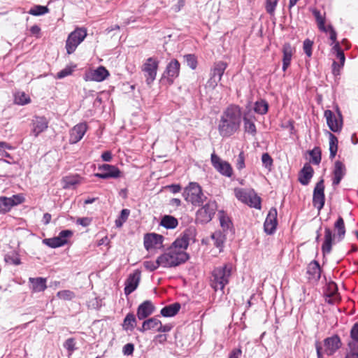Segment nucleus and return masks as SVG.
I'll list each match as a JSON object with an SVG mask.
<instances>
[{
  "label": "nucleus",
  "mask_w": 358,
  "mask_h": 358,
  "mask_svg": "<svg viewBox=\"0 0 358 358\" xmlns=\"http://www.w3.org/2000/svg\"><path fill=\"white\" fill-rule=\"evenodd\" d=\"M242 112L238 106L231 105L226 108L220 117L218 131L222 137H229L240 128Z\"/></svg>",
  "instance_id": "nucleus-1"
},
{
  "label": "nucleus",
  "mask_w": 358,
  "mask_h": 358,
  "mask_svg": "<svg viewBox=\"0 0 358 358\" xmlns=\"http://www.w3.org/2000/svg\"><path fill=\"white\" fill-rule=\"evenodd\" d=\"M334 229L336 232V234H333L331 230L328 227H326L324 229V240L322 245V250L324 255L331 252L334 240L337 239L338 241H340L343 240L345 236V223L341 217H339L335 222Z\"/></svg>",
  "instance_id": "nucleus-2"
},
{
  "label": "nucleus",
  "mask_w": 358,
  "mask_h": 358,
  "mask_svg": "<svg viewBox=\"0 0 358 358\" xmlns=\"http://www.w3.org/2000/svg\"><path fill=\"white\" fill-rule=\"evenodd\" d=\"M232 269L233 266L231 264H226L222 266L216 267L213 269L210 286L215 292L219 289L222 291L229 283Z\"/></svg>",
  "instance_id": "nucleus-3"
},
{
  "label": "nucleus",
  "mask_w": 358,
  "mask_h": 358,
  "mask_svg": "<svg viewBox=\"0 0 358 358\" xmlns=\"http://www.w3.org/2000/svg\"><path fill=\"white\" fill-rule=\"evenodd\" d=\"M234 194L242 203L257 209L261 208V199L257 195L253 189L235 188Z\"/></svg>",
  "instance_id": "nucleus-4"
},
{
  "label": "nucleus",
  "mask_w": 358,
  "mask_h": 358,
  "mask_svg": "<svg viewBox=\"0 0 358 358\" xmlns=\"http://www.w3.org/2000/svg\"><path fill=\"white\" fill-rule=\"evenodd\" d=\"M179 239L176 238L167 251L159 256V262L163 267L176 266L179 264Z\"/></svg>",
  "instance_id": "nucleus-5"
},
{
  "label": "nucleus",
  "mask_w": 358,
  "mask_h": 358,
  "mask_svg": "<svg viewBox=\"0 0 358 358\" xmlns=\"http://www.w3.org/2000/svg\"><path fill=\"white\" fill-rule=\"evenodd\" d=\"M182 195L186 201L195 206L200 205L206 198L202 193L201 187L196 182H191L185 189Z\"/></svg>",
  "instance_id": "nucleus-6"
},
{
  "label": "nucleus",
  "mask_w": 358,
  "mask_h": 358,
  "mask_svg": "<svg viewBox=\"0 0 358 358\" xmlns=\"http://www.w3.org/2000/svg\"><path fill=\"white\" fill-rule=\"evenodd\" d=\"M87 36V31L82 28H78L71 32L66 40V48L69 55L73 53L78 45L85 39Z\"/></svg>",
  "instance_id": "nucleus-7"
},
{
  "label": "nucleus",
  "mask_w": 358,
  "mask_h": 358,
  "mask_svg": "<svg viewBox=\"0 0 358 358\" xmlns=\"http://www.w3.org/2000/svg\"><path fill=\"white\" fill-rule=\"evenodd\" d=\"M210 161L214 169L221 175L227 178H231L232 176L233 169L228 162L222 160L215 152L211 154Z\"/></svg>",
  "instance_id": "nucleus-8"
},
{
  "label": "nucleus",
  "mask_w": 358,
  "mask_h": 358,
  "mask_svg": "<svg viewBox=\"0 0 358 358\" xmlns=\"http://www.w3.org/2000/svg\"><path fill=\"white\" fill-rule=\"evenodd\" d=\"M217 210V204L215 201H208L205 206L200 208L196 213V220L200 223L210 222Z\"/></svg>",
  "instance_id": "nucleus-9"
},
{
  "label": "nucleus",
  "mask_w": 358,
  "mask_h": 358,
  "mask_svg": "<svg viewBox=\"0 0 358 358\" xmlns=\"http://www.w3.org/2000/svg\"><path fill=\"white\" fill-rule=\"evenodd\" d=\"M72 236V231L69 229L63 230L56 237L43 239V243L52 248H56L66 244L69 238Z\"/></svg>",
  "instance_id": "nucleus-10"
},
{
  "label": "nucleus",
  "mask_w": 358,
  "mask_h": 358,
  "mask_svg": "<svg viewBox=\"0 0 358 358\" xmlns=\"http://www.w3.org/2000/svg\"><path fill=\"white\" fill-rule=\"evenodd\" d=\"M324 117L328 127L333 132L341 131L343 127V119L339 110H338L337 115H335L331 110H327L324 111Z\"/></svg>",
  "instance_id": "nucleus-11"
},
{
  "label": "nucleus",
  "mask_w": 358,
  "mask_h": 358,
  "mask_svg": "<svg viewBox=\"0 0 358 358\" xmlns=\"http://www.w3.org/2000/svg\"><path fill=\"white\" fill-rule=\"evenodd\" d=\"M158 63L157 59L150 57L143 65L142 71L145 73L148 85H150L156 78Z\"/></svg>",
  "instance_id": "nucleus-12"
},
{
  "label": "nucleus",
  "mask_w": 358,
  "mask_h": 358,
  "mask_svg": "<svg viewBox=\"0 0 358 358\" xmlns=\"http://www.w3.org/2000/svg\"><path fill=\"white\" fill-rule=\"evenodd\" d=\"M324 186L323 180L319 181L315 187L313 196V203L314 207L320 211L324 205Z\"/></svg>",
  "instance_id": "nucleus-13"
},
{
  "label": "nucleus",
  "mask_w": 358,
  "mask_h": 358,
  "mask_svg": "<svg viewBox=\"0 0 358 358\" xmlns=\"http://www.w3.org/2000/svg\"><path fill=\"white\" fill-rule=\"evenodd\" d=\"M164 237L162 235L151 233L144 236L143 243L147 250L157 249L162 247Z\"/></svg>",
  "instance_id": "nucleus-14"
},
{
  "label": "nucleus",
  "mask_w": 358,
  "mask_h": 358,
  "mask_svg": "<svg viewBox=\"0 0 358 358\" xmlns=\"http://www.w3.org/2000/svg\"><path fill=\"white\" fill-rule=\"evenodd\" d=\"M108 71L102 66L94 70H91L85 73V80L96 82H101L109 76Z\"/></svg>",
  "instance_id": "nucleus-15"
},
{
  "label": "nucleus",
  "mask_w": 358,
  "mask_h": 358,
  "mask_svg": "<svg viewBox=\"0 0 358 358\" xmlns=\"http://www.w3.org/2000/svg\"><path fill=\"white\" fill-rule=\"evenodd\" d=\"M87 124L85 122H81L75 125L70 130L69 143L75 144L79 142L87 130Z\"/></svg>",
  "instance_id": "nucleus-16"
},
{
  "label": "nucleus",
  "mask_w": 358,
  "mask_h": 358,
  "mask_svg": "<svg viewBox=\"0 0 358 358\" xmlns=\"http://www.w3.org/2000/svg\"><path fill=\"white\" fill-rule=\"evenodd\" d=\"M341 346V341L338 336L334 335L324 340V353L332 355Z\"/></svg>",
  "instance_id": "nucleus-17"
},
{
  "label": "nucleus",
  "mask_w": 358,
  "mask_h": 358,
  "mask_svg": "<svg viewBox=\"0 0 358 358\" xmlns=\"http://www.w3.org/2000/svg\"><path fill=\"white\" fill-rule=\"evenodd\" d=\"M141 279V271L135 270L131 273L125 282L124 294L129 295L132 293L138 287Z\"/></svg>",
  "instance_id": "nucleus-18"
},
{
  "label": "nucleus",
  "mask_w": 358,
  "mask_h": 358,
  "mask_svg": "<svg viewBox=\"0 0 358 358\" xmlns=\"http://www.w3.org/2000/svg\"><path fill=\"white\" fill-rule=\"evenodd\" d=\"M99 169L103 171V173H95L94 176L97 178L106 179L109 178H118L120 176V170L115 167V166H112L110 164H103Z\"/></svg>",
  "instance_id": "nucleus-19"
},
{
  "label": "nucleus",
  "mask_w": 358,
  "mask_h": 358,
  "mask_svg": "<svg viewBox=\"0 0 358 358\" xmlns=\"http://www.w3.org/2000/svg\"><path fill=\"white\" fill-rule=\"evenodd\" d=\"M277 226V210L271 208L264 222V231L268 234H272Z\"/></svg>",
  "instance_id": "nucleus-20"
},
{
  "label": "nucleus",
  "mask_w": 358,
  "mask_h": 358,
  "mask_svg": "<svg viewBox=\"0 0 358 358\" xmlns=\"http://www.w3.org/2000/svg\"><path fill=\"white\" fill-rule=\"evenodd\" d=\"M345 174L346 167L345 164L340 161L335 162L333 170V185H338L341 182L343 178L345 176Z\"/></svg>",
  "instance_id": "nucleus-21"
},
{
  "label": "nucleus",
  "mask_w": 358,
  "mask_h": 358,
  "mask_svg": "<svg viewBox=\"0 0 358 358\" xmlns=\"http://www.w3.org/2000/svg\"><path fill=\"white\" fill-rule=\"evenodd\" d=\"M48 121L44 117H35L32 120L31 132L34 136H38L41 133L47 129Z\"/></svg>",
  "instance_id": "nucleus-22"
},
{
  "label": "nucleus",
  "mask_w": 358,
  "mask_h": 358,
  "mask_svg": "<svg viewBox=\"0 0 358 358\" xmlns=\"http://www.w3.org/2000/svg\"><path fill=\"white\" fill-rule=\"evenodd\" d=\"M155 306L150 301H145L138 308L137 317L139 320H143L152 314Z\"/></svg>",
  "instance_id": "nucleus-23"
},
{
  "label": "nucleus",
  "mask_w": 358,
  "mask_h": 358,
  "mask_svg": "<svg viewBox=\"0 0 358 358\" xmlns=\"http://www.w3.org/2000/svg\"><path fill=\"white\" fill-rule=\"evenodd\" d=\"M313 173L314 171L311 166L309 164H306L299 173V182L303 185H307L312 178Z\"/></svg>",
  "instance_id": "nucleus-24"
},
{
  "label": "nucleus",
  "mask_w": 358,
  "mask_h": 358,
  "mask_svg": "<svg viewBox=\"0 0 358 358\" xmlns=\"http://www.w3.org/2000/svg\"><path fill=\"white\" fill-rule=\"evenodd\" d=\"M195 229L194 227H189L184 232L182 237L180 238V249H186L189 244L194 242Z\"/></svg>",
  "instance_id": "nucleus-25"
},
{
  "label": "nucleus",
  "mask_w": 358,
  "mask_h": 358,
  "mask_svg": "<svg viewBox=\"0 0 358 358\" xmlns=\"http://www.w3.org/2000/svg\"><path fill=\"white\" fill-rule=\"evenodd\" d=\"M294 52V48L289 43L284 44L282 47V70L285 71L290 64L292 57Z\"/></svg>",
  "instance_id": "nucleus-26"
},
{
  "label": "nucleus",
  "mask_w": 358,
  "mask_h": 358,
  "mask_svg": "<svg viewBox=\"0 0 358 358\" xmlns=\"http://www.w3.org/2000/svg\"><path fill=\"white\" fill-rule=\"evenodd\" d=\"M244 129L246 133L255 136L257 133L256 126L255 124V117L249 113L243 115Z\"/></svg>",
  "instance_id": "nucleus-27"
},
{
  "label": "nucleus",
  "mask_w": 358,
  "mask_h": 358,
  "mask_svg": "<svg viewBox=\"0 0 358 358\" xmlns=\"http://www.w3.org/2000/svg\"><path fill=\"white\" fill-rule=\"evenodd\" d=\"M29 282L31 284V290L34 292H40L47 288L46 279L43 278H29Z\"/></svg>",
  "instance_id": "nucleus-28"
},
{
  "label": "nucleus",
  "mask_w": 358,
  "mask_h": 358,
  "mask_svg": "<svg viewBox=\"0 0 358 358\" xmlns=\"http://www.w3.org/2000/svg\"><path fill=\"white\" fill-rule=\"evenodd\" d=\"M307 273L309 275V278L313 280H318L321 275L320 266L317 262H311L307 268Z\"/></svg>",
  "instance_id": "nucleus-29"
},
{
  "label": "nucleus",
  "mask_w": 358,
  "mask_h": 358,
  "mask_svg": "<svg viewBox=\"0 0 358 358\" xmlns=\"http://www.w3.org/2000/svg\"><path fill=\"white\" fill-rule=\"evenodd\" d=\"M160 327L161 322L156 317H152L143 322L142 328L140 330L142 331L147 330L159 331Z\"/></svg>",
  "instance_id": "nucleus-30"
},
{
  "label": "nucleus",
  "mask_w": 358,
  "mask_h": 358,
  "mask_svg": "<svg viewBox=\"0 0 358 358\" xmlns=\"http://www.w3.org/2000/svg\"><path fill=\"white\" fill-rule=\"evenodd\" d=\"M210 240L213 241V245L219 249V252H222L225 241V236L221 231H217L211 234Z\"/></svg>",
  "instance_id": "nucleus-31"
},
{
  "label": "nucleus",
  "mask_w": 358,
  "mask_h": 358,
  "mask_svg": "<svg viewBox=\"0 0 358 358\" xmlns=\"http://www.w3.org/2000/svg\"><path fill=\"white\" fill-rule=\"evenodd\" d=\"M312 13L315 17L318 29L322 32L327 33V26H325V15H322L320 12L317 9H313Z\"/></svg>",
  "instance_id": "nucleus-32"
},
{
  "label": "nucleus",
  "mask_w": 358,
  "mask_h": 358,
  "mask_svg": "<svg viewBox=\"0 0 358 358\" xmlns=\"http://www.w3.org/2000/svg\"><path fill=\"white\" fill-rule=\"evenodd\" d=\"M336 55V58L338 60L339 63L336 61H334L332 64V73L334 75L336 76L340 73V71L341 68L343 66L345 57L343 52H339L338 54Z\"/></svg>",
  "instance_id": "nucleus-33"
},
{
  "label": "nucleus",
  "mask_w": 358,
  "mask_h": 358,
  "mask_svg": "<svg viewBox=\"0 0 358 358\" xmlns=\"http://www.w3.org/2000/svg\"><path fill=\"white\" fill-rule=\"evenodd\" d=\"M227 67V64L226 62H218L215 64V65L211 71L210 75L221 80Z\"/></svg>",
  "instance_id": "nucleus-34"
},
{
  "label": "nucleus",
  "mask_w": 358,
  "mask_h": 358,
  "mask_svg": "<svg viewBox=\"0 0 358 358\" xmlns=\"http://www.w3.org/2000/svg\"><path fill=\"white\" fill-rule=\"evenodd\" d=\"M329 140V157L333 159L337 153L338 151V138L337 137L331 134V132H328Z\"/></svg>",
  "instance_id": "nucleus-35"
},
{
  "label": "nucleus",
  "mask_w": 358,
  "mask_h": 358,
  "mask_svg": "<svg viewBox=\"0 0 358 358\" xmlns=\"http://www.w3.org/2000/svg\"><path fill=\"white\" fill-rule=\"evenodd\" d=\"M179 311V303L176 302L165 306L161 310V314L164 317H173Z\"/></svg>",
  "instance_id": "nucleus-36"
},
{
  "label": "nucleus",
  "mask_w": 358,
  "mask_h": 358,
  "mask_svg": "<svg viewBox=\"0 0 358 358\" xmlns=\"http://www.w3.org/2000/svg\"><path fill=\"white\" fill-rule=\"evenodd\" d=\"M63 187L69 189L81 183V178L78 176H66L63 178Z\"/></svg>",
  "instance_id": "nucleus-37"
},
{
  "label": "nucleus",
  "mask_w": 358,
  "mask_h": 358,
  "mask_svg": "<svg viewBox=\"0 0 358 358\" xmlns=\"http://www.w3.org/2000/svg\"><path fill=\"white\" fill-rule=\"evenodd\" d=\"M160 224L166 229H174L177 227L178 222V220L173 216L164 215Z\"/></svg>",
  "instance_id": "nucleus-38"
},
{
  "label": "nucleus",
  "mask_w": 358,
  "mask_h": 358,
  "mask_svg": "<svg viewBox=\"0 0 358 358\" xmlns=\"http://www.w3.org/2000/svg\"><path fill=\"white\" fill-rule=\"evenodd\" d=\"M166 73L171 78H177L179 74V64L177 59L169 63L166 68Z\"/></svg>",
  "instance_id": "nucleus-39"
},
{
  "label": "nucleus",
  "mask_w": 358,
  "mask_h": 358,
  "mask_svg": "<svg viewBox=\"0 0 358 358\" xmlns=\"http://www.w3.org/2000/svg\"><path fill=\"white\" fill-rule=\"evenodd\" d=\"M136 325V318L134 314L129 313L124 320L123 327L126 330H132Z\"/></svg>",
  "instance_id": "nucleus-40"
},
{
  "label": "nucleus",
  "mask_w": 358,
  "mask_h": 358,
  "mask_svg": "<svg viewBox=\"0 0 358 358\" xmlns=\"http://www.w3.org/2000/svg\"><path fill=\"white\" fill-rule=\"evenodd\" d=\"M5 262L8 264L19 265L20 264V259L15 252L7 253L4 257Z\"/></svg>",
  "instance_id": "nucleus-41"
},
{
  "label": "nucleus",
  "mask_w": 358,
  "mask_h": 358,
  "mask_svg": "<svg viewBox=\"0 0 358 358\" xmlns=\"http://www.w3.org/2000/svg\"><path fill=\"white\" fill-rule=\"evenodd\" d=\"M13 206L10 198L6 196L0 197V213H5L8 212Z\"/></svg>",
  "instance_id": "nucleus-42"
},
{
  "label": "nucleus",
  "mask_w": 358,
  "mask_h": 358,
  "mask_svg": "<svg viewBox=\"0 0 358 358\" xmlns=\"http://www.w3.org/2000/svg\"><path fill=\"white\" fill-rule=\"evenodd\" d=\"M309 155L313 164L318 165L321 162V150L319 147H315L312 150L309 151Z\"/></svg>",
  "instance_id": "nucleus-43"
},
{
  "label": "nucleus",
  "mask_w": 358,
  "mask_h": 358,
  "mask_svg": "<svg viewBox=\"0 0 358 358\" xmlns=\"http://www.w3.org/2000/svg\"><path fill=\"white\" fill-rule=\"evenodd\" d=\"M130 214V210L128 209L122 210L120 216L115 220V226L120 228L123 224L127 220Z\"/></svg>",
  "instance_id": "nucleus-44"
},
{
  "label": "nucleus",
  "mask_w": 358,
  "mask_h": 358,
  "mask_svg": "<svg viewBox=\"0 0 358 358\" xmlns=\"http://www.w3.org/2000/svg\"><path fill=\"white\" fill-rule=\"evenodd\" d=\"M268 103L264 100L257 101L255 104L254 110L256 113L264 115L268 111Z\"/></svg>",
  "instance_id": "nucleus-45"
},
{
  "label": "nucleus",
  "mask_w": 358,
  "mask_h": 358,
  "mask_svg": "<svg viewBox=\"0 0 358 358\" xmlns=\"http://www.w3.org/2000/svg\"><path fill=\"white\" fill-rule=\"evenodd\" d=\"M15 102L20 105H24L30 102V98L23 92H17L15 95Z\"/></svg>",
  "instance_id": "nucleus-46"
},
{
  "label": "nucleus",
  "mask_w": 358,
  "mask_h": 358,
  "mask_svg": "<svg viewBox=\"0 0 358 358\" xmlns=\"http://www.w3.org/2000/svg\"><path fill=\"white\" fill-rule=\"evenodd\" d=\"M48 12V8L46 6L37 5V6H34L33 8H31L29 10L28 13L31 15L37 16V15H41L45 14Z\"/></svg>",
  "instance_id": "nucleus-47"
},
{
  "label": "nucleus",
  "mask_w": 358,
  "mask_h": 358,
  "mask_svg": "<svg viewBox=\"0 0 358 358\" xmlns=\"http://www.w3.org/2000/svg\"><path fill=\"white\" fill-rule=\"evenodd\" d=\"M278 3V0H265V9L271 16L275 15V10Z\"/></svg>",
  "instance_id": "nucleus-48"
},
{
  "label": "nucleus",
  "mask_w": 358,
  "mask_h": 358,
  "mask_svg": "<svg viewBox=\"0 0 358 358\" xmlns=\"http://www.w3.org/2000/svg\"><path fill=\"white\" fill-rule=\"evenodd\" d=\"M349 352L345 358H358V343H349Z\"/></svg>",
  "instance_id": "nucleus-49"
},
{
  "label": "nucleus",
  "mask_w": 358,
  "mask_h": 358,
  "mask_svg": "<svg viewBox=\"0 0 358 358\" xmlns=\"http://www.w3.org/2000/svg\"><path fill=\"white\" fill-rule=\"evenodd\" d=\"M57 296L59 299L64 300V301H70V300L73 299L76 296V295L72 291L69 290V289H64V290L58 292L57 293Z\"/></svg>",
  "instance_id": "nucleus-50"
},
{
  "label": "nucleus",
  "mask_w": 358,
  "mask_h": 358,
  "mask_svg": "<svg viewBox=\"0 0 358 358\" xmlns=\"http://www.w3.org/2000/svg\"><path fill=\"white\" fill-rule=\"evenodd\" d=\"M144 267L150 271H153L156 270L159 266H161V262H159V257L156 261H145L143 262Z\"/></svg>",
  "instance_id": "nucleus-51"
},
{
  "label": "nucleus",
  "mask_w": 358,
  "mask_h": 358,
  "mask_svg": "<svg viewBox=\"0 0 358 358\" xmlns=\"http://www.w3.org/2000/svg\"><path fill=\"white\" fill-rule=\"evenodd\" d=\"M184 62L192 69H195L197 66V61L194 55H187L184 57Z\"/></svg>",
  "instance_id": "nucleus-52"
},
{
  "label": "nucleus",
  "mask_w": 358,
  "mask_h": 358,
  "mask_svg": "<svg viewBox=\"0 0 358 358\" xmlns=\"http://www.w3.org/2000/svg\"><path fill=\"white\" fill-rule=\"evenodd\" d=\"M262 162L263 166L266 169H267L269 171L271 169L273 161L268 153H267V152L263 153V155L262 156Z\"/></svg>",
  "instance_id": "nucleus-53"
},
{
  "label": "nucleus",
  "mask_w": 358,
  "mask_h": 358,
  "mask_svg": "<svg viewBox=\"0 0 358 358\" xmlns=\"http://www.w3.org/2000/svg\"><path fill=\"white\" fill-rule=\"evenodd\" d=\"M220 222L221 227L224 230H227L230 229L231 222L229 218L227 216L224 215V214L220 215Z\"/></svg>",
  "instance_id": "nucleus-54"
},
{
  "label": "nucleus",
  "mask_w": 358,
  "mask_h": 358,
  "mask_svg": "<svg viewBox=\"0 0 358 358\" xmlns=\"http://www.w3.org/2000/svg\"><path fill=\"white\" fill-rule=\"evenodd\" d=\"M313 42L310 41V39H306L303 41V50L306 55L310 57L312 55V48H313Z\"/></svg>",
  "instance_id": "nucleus-55"
},
{
  "label": "nucleus",
  "mask_w": 358,
  "mask_h": 358,
  "mask_svg": "<svg viewBox=\"0 0 358 358\" xmlns=\"http://www.w3.org/2000/svg\"><path fill=\"white\" fill-rule=\"evenodd\" d=\"M220 80H221L218 79L217 78H215V76L210 75V78L206 83V87L207 89L213 90L217 86Z\"/></svg>",
  "instance_id": "nucleus-56"
},
{
  "label": "nucleus",
  "mask_w": 358,
  "mask_h": 358,
  "mask_svg": "<svg viewBox=\"0 0 358 358\" xmlns=\"http://www.w3.org/2000/svg\"><path fill=\"white\" fill-rule=\"evenodd\" d=\"M236 166L238 170H242L245 168V155L243 152L239 153L236 159Z\"/></svg>",
  "instance_id": "nucleus-57"
},
{
  "label": "nucleus",
  "mask_w": 358,
  "mask_h": 358,
  "mask_svg": "<svg viewBox=\"0 0 358 358\" xmlns=\"http://www.w3.org/2000/svg\"><path fill=\"white\" fill-rule=\"evenodd\" d=\"M350 337L352 341L350 343H358V322L355 323L350 331Z\"/></svg>",
  "instance_id": "nucleus-58"
},
{
  "label": "nucleus",
  "mask_w": 358,
  "mask_h": 358,
  "mask_svg": "<svg viewBox=\"0 0 358 358\" xmlns=\"http://www.w3.org/2000/svg\"><path fill=\"white\" fill-rule=\"evenodd\" d=\"M73 72V69L71 67H66L65 69L59 71L56 76V78L58 79L64 78L69 75H71Z\"/></svg>",
  "instance_id": "nucleus-59"
},
{
  "label": "nucleus",
  "mask_w": 358,
  "mask_h": 358,
  "mask_svg": "<svg viewBox=\"0 0 358 358\" xmlns=\"http://www.w3.org/2000/svg\"><path fill=\"white\" fill-rule=\"evenodd\" d=\"M9 198L13 206L22 203L24 200V197L19 194L13 195L12 197Z\"/></svg>",
  "instance_id": "nucleus-60"
},
{
  "label": "nucleus",
  "mask_w": 358,
  "mask_h": 358,
  "mask_svg": "<svg viewBox=\"0 0 358 358\" xmlns=\"http://www.w3.org/2000/svg\"><path fill=\"white\" fill-rule=\"evenodd\" d=\"M329 32V38L331 43L337 41V33L331 24L327 25V32Z\"/></svg>",
  "instance_id": "nucleus-61"
},
{
  "label": "nucleus",
  "mask_w": 358,
  "mask_h": 358,
  "mask_svg": "<svg viewBox=\"0 0 358 358\" xmlns=\"http://www.w3.org/2000/svg\"><path fill=\"white\" fill-rule=\"evenodd\" d=\"M134 350V345L132 343H127L123 347V354L124 355H131Z\"/></svg>",
  "instance_id": "nucleus-62"
},
{
  "label": "nucleus",
  "mask_w": 358,
  "mask_h": 358,
  "mask_svg": "<svg viewBox=\"0 0 358 358\" xmlns=\"http://www.w3.org/2000/svg\"><path fill=\"white\" fill-rule=\"evenodd\" d=\"M92 219L90 217H80L76 220L78 224L82 225L83 227H87L90 224Z\"/></svg>",
  "instance_id": "nucleus-63"
},
{
  "label": "nucleus",
  "mask_w": 358,
  "mask_h": 358,
  "mask_svg": "<svg viewBox=\"0 0 358 358\" xmlns=\"http://www.w3.org/2000/svg\"><path fill=\"white\" fill-rule=\"evenodd\" d=\"M242 351L241 348L234 349L229 354V358H240Z\"/></svg>",
  "instance_id": "nucleus-64"
}]
</instances>
